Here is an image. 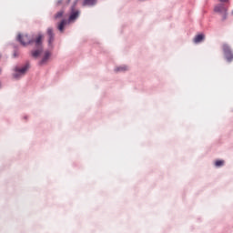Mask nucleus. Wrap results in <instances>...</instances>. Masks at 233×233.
<instances>
[{
  "label": "nucleus",
  "instance_id": "1",
  "mask_svg": "<svg viewBox=\"0 0 233 233\" xmlns=\"http://www.w3.org/2000/svg\"><path fill=\"white\" fill-rule=\"evenodd\" d=\"M43 37H44L43 35L39 34L38 35L35 36V40H31L27 35L19 34L17 39L21 43V45L24 46L34 43L36 50L32 51V56L38 57L43 51L42 49Z\"/></svg>",
  "mask_w": 233,
  "mask_h": 233
},
{
  "label": "nucleus",
  "instance_id": "2",
  "mask_svg": "<svg viewBox=\"0 0 233 233\" xmlns=\"http://www.w3.org/2000/svg\"><path fill=\"white\" fill-rule=\"evenodd\" d=\"M215 12L218 13L221 17H222V21H225L227 19V15H228V9L225 7V5L223 4H218L215 6Z\"/></svg>",
  "mask_w": 233,
  "mask_h": 233
},
{
  "label": "nucleus",
  "instance_id": "3",
  "mask_svg": "<svg viewBox=\"0 0 233 233\" xmlns=\"http://www.w3.org/2000/svg\"><path fill=\"white\" fill-rule=\"evenodd\" d=\"M222 50L224 51L225 57L228 63L233 61V52L228 44L222 45Z\"/></svg>",
  "mask_w": 233,
  "mask_h": 233
},
{
  "label": "nucleus",
  "instance_id": "4",
  "mask_svg": "<svg viewBox=\"0 0 233 233\" xmlns=\"http://www.w3.org/2000/svg\"><path fill=\"white\" fill-rule=\"evenodd\" d=\"M27 69H28V66H25L23 68L15 69V73L13 75L14 78L18 79V78L22 77L23 76H25Z\"/></svg>",
  "mask_w": 233,
  "mask_h": 233
},
{
  "label": "nucleus",
  "instance_id": "5",
  "mask_svg": "<svg viewBox=\"0 0 233 233\" xmlns=\"http://www.w3.org/2000/svg\"><path fill=\"white\" fill-rule=\"evenodd\" d=\"M47 35L49 36V45L51 46L54 41H55V33H54V29H52L51 27L48 28L47 30Z\"/></svg>",
  "mask_w": 233,
  "mask_h": 233
},
{
  "label": "nucleus",
  "instance_id": "6",
  "mask_svg": "<svg viewBox=\"0 0 233 233\" xmlns=\"http://www.w3.org/2000/svg\"><path fill=\"white\" fill-rule=\"evenodd\" d=\"M205 39V35L203 34H199V35H197L194 38V43L195 44H199L201 43L203 40Z\"/></svg>",
  "mask_w": 233,
  "mask_h": 233
},
{
  "label": "nucleus",
  "instance_id": "7",
  "mask_svg": "<svg viewBox=\"0 0 233 233\" xmlns=\"http://www.w3.org/2000/svg\"><path fill=\"white\" fill-rule=\"evenodd\" d=\"M51 56L50 51H46L43 59L41 60V65H45L49 57Z\"/></svg>",
  "mask_w": 233,
  "mask_h": 233
},
{
  "label": "nucleus",
  "instance_id": "8",
  "mask_svg": "<svg viewBox=\"0 0 233 233\" xmlns=\"http://www.w3.org/2000/svg\"><path fill=\"white\" fill-rule=\"evenodd\" d=\"M67 25V20L63 19L60 24H58V29L60 32H63L65 30V26Z\"/></svg>",
  "mask_w": 233,
  "mask_h": 233
},
{
  "label": "nucleus",
  "instance_id": "9",
  "mask_svg": "<svg viewBox=\"0 0 233 233\" xmlns=\"http://www.w3.org/2000/svg\"><path fill=\"white\" fill-rule=\"evenodd\" d=\"M78 16H79V12L78 11L73 12L71 14V15L69 16V21L72 22V21L77 19Z\"/></svg>",
  "mask_w": 233,
  "mask_h": 233
},
{
  "label": "nucleus",
  "instance_id": "10",
  "mask_svg": "<svg viewBox=\"0 0 233 233\" xmlns=\"http://www.w3.org/2000/svg\"><path fill=\"white\" fill-rule=\"evenodd\" d=\"M96 4V0H85L84 5H94Z\"/></svg>",
  "mask_w": 233,
  "mask_h": 233
},
{
  "label": "nucleus",
  "instance_id": "11",
  "mask_svg": "<svg viewBox=\"0 0 233 233\" xmlns=\"http://www.w3.org/2000/svg\"><path fill=\"white\" fill-rule=\"evenodd\" d=\"M64 14H65V12H63V11L56 13V15H54V19L55 20L62 19Z\"/></svg>",
  "mask_w": 233,
  "mask_h": 233
},
{
  "label": "nucleus",
  "instance_id": "12",
  "mask_svg": "<svg viewBox=\"0 0 233 233\" xmlns=\"http://www.w3.org/2000/svg\"><path fill=\"white\" fill-rule=\"evenodd\" d=\"M127 70H128V67L127 66H123L116 68V72H124V71H127Z\"/></svg>",
  "mask_w": 233,
  "mask_h": 233
},
{
  "label": "nucleus",
  "instance_id": "13",
  "mask_svg": "<svg viewBox=\"0 0 233 233\" xmlns=\"http://www.w3.org/2000/svg\"><path fill=\"white\" fill-rule=\"evenodd\" d=\"M224 164H225L224 160H217L216 163H215V166L217 167H221L224 166Z\"/></svg>",
  "mask_w": 233,
  "mask_h": 233
},
{
  "label": "nucleus",
  "instance_id": "14",
  "mask_svg": "<svg viewBox=\"0 0 233 233\" xmlns=\"http://www.w3.org/2000/svg\"><path fill=\"white\" fill-rule=\"evenodd\" d=\"M221 3H226L228 2V0H219Z\"/></svg>",
  "mask_w": 233,
  "mask_h": 233
},
{
  "label": "nucleus",
  "instance_id": "15",
  "mask_svg": "<svg viewBox=\"0 0 233 233\" xmlns=\"http://www.w3.org/2000/svg\"><path fill=\"white\" fill-rule=\"evenodd\" d=\"M61 3H62V1H61V0H59V1H58V5H60Z\"/></svg>",
  "mask_w": 233,
  "mask_h": 233
},
{
  "label": "nucleus",
  "instance_id": "16",
  "mask_svg": "<svg viewBox=\"0 0 233 233\" xmlns=\"http://www.w3.org/2000/svg\"><path fill=\"white\" fill-rule=\"evenodd\" d=\"M232 15H233V11H232Z\"/></svg>",
  "mask_w": 233,
  "mask_h": 233
},
{
  "label": "nucleus",
  "instance_id": "17",
  "mask_svg": "<svg viewBox=\"0 0 233 233\" xmlns=\"http://www.w3.org/2000/svg\"><path fill=\"white\" fill-rule=\"evenodd\" d=\"M0 58H1V55H0Z\"/></svg>",
  "mask_w": 233,
  "mask_h": 233
},
{
  "label": "nucleus",
  "instance_id": "18",
  "mask_svg": "<svg viewBox=\"0 0 233 233\" xmlns=\"http://www.w3.org/2000/svg\"><path fill=\"white\" fill-rule=\"evenodd\" d=\"M0 73H1V69H0Z\"/></svg>",
  "mask_w": 233,
  "mask_h": 233
}]
</instances>
